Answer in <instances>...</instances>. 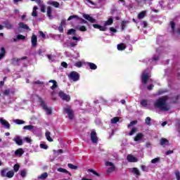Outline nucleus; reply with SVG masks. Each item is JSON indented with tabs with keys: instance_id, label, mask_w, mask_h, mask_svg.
Wrapping results in <instances>:
<instances>
[{
	"instance_id": "nucleus-1",
	"label": "nucleus",
	"mask_w": 180,
	"mask_h": 180,
	"mask_svg": "<svg viewBox=\"0 0 180 180\" xmlns=\"http://www.w3.org/2000/svg\"><path fill=\"white\" fill-rule=\"evenodd\" d=\"M167 101H168V96L160 97L154 103V107L156 108V109H160L162 112H168V110L171 109V106L167 103Z\"/></svg>"
},
{
	"instance_id": "nucleus-2",
	"label": "nucleus",
	"mask_w": 180,
	"mask_h": 180,
	"mask_svg": "<svg viewBox=\"0 0 180 180\" xmlns=\"http://www.w3.org/2000/svg\"><path fill=\"white\" fill-rule=\"evenodd\" d=\"M38 102L40 103V105L43 108L44 110H45L46 115H51V113H52L51 108L47 107L46 102H44V100H43V98H41V97L38 96Z\"/></svg>"
},
{
	"instance_id": "nucleus-3",
	"label": "nucleus",
	"mask_w": 180,
	"mask_h": 180,
	"mask_svg": "<svg viewBox=\"0 0 180 180\" xmlns=\"http://www.w3.org/2000/svg\"><path fill=\"white\" fill-rule=\"evenodd\" d=\"M105 167H110L107 169V174L109 175L110 174H112V172H114L115 169H116V166H115V164L113 162L107 161L105 162Z\"/></svg>"
},
{
	"instance_id": "nucleus-4",
	"label": "nucleus",
	"mask_w": 180,
	"mask_h": 180,
	"mask_svg": "<svg viewBox=\"0 0 180 180\" xmlns=\"http://www.w3.org/2000/svg\"><path fill=\"white\" fill-rule=\"evenodd\" d=\"M69 79H72L74 82H77V81L79 80V74L75 71H72L68 75Z\"/></svg>"
},
{
	"instance_id": "nucleus-5",
	"label": "nucleus",
	"mask_w": 180,
	"mask_h": 180,
	"mask_svg": "<svg viewBox=\"0 0 180 180\" xmlns=\"http://www.w3.org/2000/svg\"><path fill=\"white\" fill-rule=\"evenodd\" d=\"M63 112H65V113H67L70 120H72V119H74V110L71 109L70 105H68V108H65L63 109Z\"/></svg>"
},
{
	"instance_id": "nucleus-6",
	"label": "nucleus",
	"mask_w": 180,
	"mask_h": 180,
	"mask_svg": "<svg viewBox=\"0 0 180 180\" xmlns=\"http://www.w3.org/2000/svg\"><path fill=\"white\" fill-rule=\"evenodd\" d=\"M58 95L63 101H65L66 102H70V101H71V96L64 93L63 91H60Z\"/></svg>"
},
{
	"instance_id": "nucleus-7",
	"label": "nucleus",
	"mask_w": 180,
	"mask_h": 180,
	"mask_svg": "<svg viewBox=\"0 0 180 180\" xmlns=\"http://www.w3.org/2000/svg\"><path fill=\"white\" fill-rule=\"evenodd\" d=\"M90 137L92 143H94V144H96V143H98V136H96V131H95V130L91 131Z\"/></svg>"
},
{
	"instance_id": "nucleus-8",
	"label": "nucleus",
	"mask_w": 180,
	"mask_h": 180,
	"mask_svg": "<svg viewBox=\"0 0 180 180\" xmlns=\"http://www.w3.org/2000/svg\"><path fill=\"white\" fill-rule=\"evenodd\" d=\"M148 79H150V75L148 73H143L141 75L142 84L146 85L148 82Z\"/></svg>"
},
{
	"instance_id": "nucleus-9",
	"label": "nucleus",
	"mask_w": 180,
	"mask_h": 180,
	"mask_svg": "<svg viewBox=\"0 0 180 180\" xmlns=\"http://www.w3.org/2000/svg\"><path fill=\"white\" fill-rule=\"evenodd\" d=\"M83 18L86 19V20H88L89 22H90V23H95V22H96V20L91 17L89 14H84Z\"/></svg>"
},
{
	"instance_id": "nucleus-10",
	"label": "nucleus",
	"mask_w": 180,
	"mask_h": 180,
	"mask_svg": "<svg viewBox=\"0 0 180 180\" xmlns=\"http://www.w3.org/2000/svg\"><path fill=\"white\" fill-rule=\"evenodd\" d=\"M13 141H15V143L17 144V146H23V140L20 139V136H15Z\"/></svg>"
},
{
	"instance_id": "nucleus-11",
	"label": "nucleus",
	"mask_w": 180,
	"mask_h": 180,
	"mask_svg": "<svg viewBox=\"0 0 180 180\" xmlns=\"http://www.w3.org/2000/svg\"><path fill=\"white\" fill-rule=\"evenodd\" d=\"M0 123L2 124V126L5 127L6 129H11V124L4 118H0Z\"/></svg>"
},
{
	"instance_id": "nucleus-12",
	"label": "nucleus",
	"mask_w": 180,
	"mask_h": 180,
	"mask_svg": "<svg viewBox=\"0 0 180 180\" xmlns=\"http://www.w3.org/2000/svg\"><path fill=\"white\" fill-rule=\"evenodd\" d=\"M31 43L32 47H36L37 46V36H36V34H32L31 38Z\"/></svg>"
},
{
	"instance_id": "nucleus-13",
	"label": "nucleus",
	"mask_w": 180,
	"mask_h": 180,
	"mask_svg": "<svg viewBox=\"0 0 180 180\" xmlns=\"http://www.w3.org/2000/svg\"><path fill=\"white\" fill-rule=\"evenodd\" d=\"M170 26L172 30L173 33H177V34H180V28H177V30L175 31V22L174 21L170 22Z\"/></svg>"
},
{
	"instance_id": "nucleus-14",
	"label": "nucleus",
	"mask_w": 180,
	"mask_h": 180,
	"mask_svg": "<svg viewBox=\"0 0 180 180\" xmlns=\"http://www.w3.org/2000/svg\"><path fill=\"white\" fill-rule=\"evenodd\" d=\"M15 155H17L18 157H22L23 154H25V150H23V148H20L14 152Z\"/></svg>"
},
{
	"instance_id": "nucleus-15",
	"label": "nucleus",
	"mask_w": 180,
	"mask_h": 180,
	"mask_svg": "<svg viewBox=\"0 0 180 180\" xmlns=\"http://www.w3.org/2000/svg\"><path fill=\"white\" fill-rule=\"evenodd\" d=\"M127 158L129 162H137V161H139V159H137L136 157H134L133 155H128Z\"/></svg>"
},
{
	"instance_id": "nucleus-16",
	"label": "nucleus",
	"mask_w": 180,
	"mask_h": 180,
	"mask_svg": "<svg viewBox=\"0 0 180 180\" xmlns=\"http://www.w3.org/2000/svg\"><path fill=\"white\" fill-rule=\"evenodd\" d=\"M53 13V8L51 6L47 7V11H46V15L49 19H53V17L51 16V14Z\"/></svg>"
},
{
	"instance_id": "nucleus-17",
	"label": "nucleus",
	"mask_w": 180,
	"mask_h": 180,
	"mask_svg": "<svg viewBox=\"0 0 180 180\" xmlns=\"http://www.w3.org/2000/svg\"><path fill=\"white\" fill-rule=\"evenodd\" d=\"M130 172L132 174H135V175H137L138 176H140L141 174L140 173V170L137 167H133L132 169H130Z\"/></svg>"
},
{
	"instance_id": "nucleus-18",
	"label": "nucleus",
	"mask_w": 180,
	"mask_h": 180,
	"mask_svg": "<svg viewBox=\"0 0 180 180\" xmlns=\"http://www.w3.org/2000/svg\"><path fill=\"white\" fill-rule=\"evenodd\" d=\"M169 143V141H168V139L165 138H162L160 141V146H162V147H165V146H167V144H168Z\"/></svg>"
},
{
	"instance_id": "nucleus-19",
	"label": "nucleus",
	"mask_w": 180,
	"mask_h": 180,
	"mask_svg": "<svg viewBox=\"0 0 180 180\" xmlns=\"http://www.w3.org/2000/svg\"><path fill=\"white\" fill-rule=\"evenodd\" d=\"M143 137L144 134L143 133H139L136 135L134 140V141H140V140H141V139H143Z\"/></svg>"
},
{
	"instance_id": "nucleus-20",
	"label": "nucleus",
	"mask_w": 180,
	"mask_h": 180,
	"mask_svg": "<svg viewBox=\"0 0 180 180\" xmlns=\"http://www.w3.org/2000/svg\"><path fill=\"white\" fill-rule=\"evenodd\" d=\"M3 25H5V27H6V29L11 30L12 29V27H13V25H12L9 20H6L3 22Z\"/></svg>"
},
{
	"instance_id": "nucleus-21",
	"label": "nucleus",
	"mask_w": 180,
	"mask_h": 180,
	"mask_svg": "<svg viewBox=\"0 0 180 180\" xmlns=\"http://www.w3.org/2000/svg\"><path fill=\"white\" fill-rule=\"evenodd\" d=\"M8 171H9V168H8V167L1 169V176H2V178L6 177V175L8 174Z\"/></svg>"
},
{
	"instance_id": "nucleus-22",
	"label": "nucleus",
	"mask_w": 180,
	"mask_h": 180,
	"mask_svg": "<svg viewBox=\"0 0 180 180\" xmlns=\"http://www.w3.org/2000/svg\"><path fill=\"white\" fill-rule=\"evenodd\" d=\"M49 82L53 84L52 86H51V89H52L53 91H54L56 88H58V84H57V81L51 79L49 80Z\"/></svg>"
},
{
	"instance_id": "nucleus-23",
	"label": "nucleus",
	"mask_w": 180,
	"mask_h": 180,
	"mask_svg": "<svg viewBox=\"0 0 180 180\" xmlns=\"http://www.w3.org/2000/svg\"><path fill=\"white\" fill-rule=\"evenodd\" d=\"M58 172H62L63 174H68V175H70V176H71L72 174H71V172H68V170L64 169V168H62V167H59L58 169Z\"/></svg>"
},
{
	"instance_id": "nucleus-24",
	"label": "nucleus",
	"mask_w": 180,
	"mask_h": 180,
	"mask_svg": "<svg viewBox=\"0 0 180 180\" xmlns=\"http://www.w3.org/2000/svg\"><path fill=\"white\" fill-rule=\"evenodd\" d=\"M87 65L89 67L90 70H96L98 68V66L94 63L88 62Z\"/></svg>"
},
{
	"instance_id": "nucleus-25",
	"label": "nucleus",
	"mask_w": 180,
	"mask_h": 180,
	"mask_svg": "<svg viewBox=\"0 0 180 180\" xmlns=\"http://www.w3.org/2000/svg\"><path fill=\"white\" fill-rule=\"evenodd\" d=\"M48 4L54 6V8H60V3L58 1H49Z\"/></svg>"
},
{
	"instance_id": "nucleus-26",
	"label": "nucleus",
	"mask_w": 180,
	"mask_h": 180,
	"mask_svg": "<svg viewBox=\"0 0 180 180\" xmlns=\"http://www.w3.org/2000/svg\"><path fill=\"white\" fill-rule=\"evenodd\" d=\"M48 176H49V174H47V172H44L39 176H38V179L44 180V179H46Z\"/></svg>"
},
{
	"instance_id": "nucleus-27",
	"label": "nucleus",
	"mask_w": 180,
	"mask_h": 180,
	"mask_svg": "<svg viewBox=\"0 0 180 180\" xmlns=\"http://www.w3.org/2000/svg\"><path fill=\"white\" fill-rule=\"evenodd\" d=\"M67 34L68 35H75L77 34V30L75 29L71 28L68 30Z\"/></svg>"
},
{
	"instance_id": "nucleus-28",
	"label": "nucleus",
	"mask_w": 180,
	"mask_h": 180,
	"mask_svg": "<svg viewBox=\"0 0 180 180\" xmlns=\"http://www.w3.org/2000/svg\"><path fill=\"white\" fill-rule=\"evenodd\" d=\"M147 15V11H143L142 12L139 13L138 15V19H143V18Z\"/></svg>"
},
{
	"instance_id": "nucleus-29",
	"label": "nucleus",
	"mask_w": 180,
	"mask_h": 180,
	"mask_svg": "<svg viewBox=\"0 0 180 180\" xmlns=\"http://www.w3.org/2000/svg\"><path fill=\"white\" fill-rule=\"evenodd\" d=\"M15 176V172H13V170H10L8 172H7V174L6 176V178H13V176Z\"/></svg>"
},
{
	"instance_id": "nucleus-30",
	"label": "nucleus",
	"mask_w": 180,
	"mask_h": 180,
	"mask_svg": "<svg viewBox=\"0 0 180 180\" xmlns=\"http://www.w3.org/2000/svg\"><path fill=\"white\" fill-rule=\"evenodd\" d=\"M113 25V18H110L108 20L105 22L104 26H110Z\"/></svg>"
},
{
	"instance_id": "nucleus-31",
	"label": "nucleus",
	"mask_w": 180,
	"mask_h": 180,
	"mask_svg": "<svg viewBox=\"0 0 180 180\" xmlns=\"http://www.w3.org/2000/svg\"><path fill=\"white\" fill-rule=\"evenodd\" d=\"M5 54H6V50H5L4 47H1V53H0V60L1 58H4V57H5Z\"/></svg>"
},
{
	"instance_id": "nucleus-32",
	"label": "nucleus",
	"mask_w": 180,
	"mask_h": 180,
	"mask_svg": "<svg viewBox=\"0 0 180 180\" xmlns=\"http://www.w3.org/2000/svg\"><path fill=\"white\" fill-rule=\"evenodd\" d=\"M19 26L20 27H21V29H25V30H29V26L26 24H25L24 22H19Z\"/></svg>"
},
{
	"instance_id": "nucleus-33",
	"label": "nucleus",
	"mask_w": 180,
	"mask_h": 180,
	"mask_svg": "<svg viewBox=\"0 0 180 180\" xmlns=\"http://www.w3.org/2000/svg\"><path fill=\"white\" fill-rule=\"evenodd\" d=\"M39 9V8H37V6H34L33 10H32V16H34V18H37V10Z\"/></svg>"
},
{
	"instance_id": "nucleus-34",
	"label": "nucleus",
	"mask_w": 180,
	"mask_h": 180,
	"mask_svg": "<svg viewBox=\"0 0 180 180\" xmlns=\"http://www.w3.org/2000/svg\"><path fill=\"white\" fill-rule=\"evenodd\" d=\"M126 46H124V44H120L117 45V50L120 51H123V50H125Z\"/></svg>"
},
{
	"instance_id": "nucleus-35",
	"label": "nucleus",
	"mask_w": 180,
	"mask_h": 180,
	"mask_svg": "<svg viewBox=\"0 0 180 180\" xmlns=\"http://www.w3.org/2000/svg\"><path fill=\"white\" fill-rule=\"evenodd\" d=\"M51 134L49 131L45 133L46 140H48V141H50V142L53 141V139L51 138V136H50Z\"/></svg>"
},
{
	"instance_id": "nucleus-36",
	"label": "nucleus",
	"mask_w": 180,
	"mask_h": 180,
	"mask_svg": "<svg viewBox=\"0 0 180 180\" xmlns=\"http://www.w3.org/2000/svg\"><path fill=\"white\" fill-rule=\"evenodd\" d=\"M120 120V118H119V117H115L112 119H111L110 122L112 124H116V123H117V122H119Z\"/></svg>"
},
{
	"instance_id": "nucleus-37",
	"label": "nucleus",
	"mask_w": 180,
	"mask_h": 180,
	"mask_svg": "<svg viewBox=\"0 0 180 180\" xmlns=\"http://www.w3.org/2000/svg\"><path fill=\"white\" fill-rule=\"evenodd\" d=\"M77 30H79L80 32H86L88 30V28L85 27V25H82L79 27H77Z\"/></svg>"
},
{
	"instance_id": "nucleus-38",
	"label": "nucleus",
	"mask_w": 180,
	"mask_h": 180,
	"mask_svg": "<svg viewBox=\"0 0 180 180\" xmlns=\"http://www.w3.org/2000/svg\"><path fill=\"white\" fill-rule=\"evenodd\" d=\"M72 19H77V20H79V19H81V18H79V16L78 15H70L68 18V20L70 21V20H72Z\"/></svg>"
},
{
	"instance_id": "nucleus-39",
	"label": "nucleus",
	"mask_w": 180,
	"mask_h": 180,
	"mask_svg": "<svg viewBox=\"0 0 180 180\" xmlns=\"http://www.w3.org/2000/svg\"><path fill=\"white\" fill-rule=\"evenodd\" d=\"M68 168H70V169H78V166L74 165L71 163H68Z\"/></svg>"
},
{
	"instance_id": "nucleus-40",
	"label": "nucleus",
	"mask_w": 180,
	"mask_h": 180,
	"mask_svg": "<svg viewBox=\"0 0 180 180\" xmlns=\"http://www.w3.org/2000/svg\"><path fill=\"white\" fill-rule=\"evenodd\" d=\"M145 122L148 126H151V117H147L145 120Z\"/></svg>"
},
{
	"instance_id": "nucleus-41",
	"label": "nucleus",
	"mask_w": 180,
	"mask_h": 180,
	"mask_svg": "<svg viewBox=\"0 0 180 180\" xmlns=\"http://www.w3.org/2000/svg\"><path fill=\"white\" fill-rule=\"evenodd\" d=\"M20 169V165L19 164H15L13 167L14 172H18L19 169Z\"/></svg>"
},
{
	"instance_id": "nucleus-42",
	"label": "nucleus",
	"mask_w": 180,
	"mask_h": 180,
	"mask_svg": "<svg viewBox=\"0 0 180 180\" xmlns=\"http://www.w3.org/2000/svg\"><path fill=\"white\" fill-rule=\"evenodd\" d=\"M137 124V120H134V121H131L128 125H127V127L128 129H130V127H131V126H134Z\"/></svg>"
},
{
	"instance_id": "nucleus-43",
	"label": "nucleus",
	"mask_w": 180,
	"mask_h": 180,
	"mask_svg": "<svg viewBox=\"0 0 180 180\" xmlns=\"http://www.w3.org/2000/svg\"><path fill=\"white\" fill-rule=\"evenodd\" d=\"M126 25H127V21L126 20L122 21L121 22L122 30H124V29L126 28Z\"/></svg>"
},
{
	"instance_id": "nucleus-44",
	"label": "nucleus",
	"mask_w": 180,
	"mask_h": 180,
	"mask_svg": "<svg viewBox=\"0 0 180 180\" xmlns=\"http://www.w3.org/2000/svg\"><path fill=\"white\" fill-rule=\"evenodd\" d=\"M136 131H137V128L136 127L132 128V129L129 133V136H133V134H134V133H136Z\"/></svg>"
},
{
	"instance_id": "nucleus-45",
	"label": "nucleus",
	"mask_w": 180,
	"mask_h": 180,
	"mask_svg": "<svg viewBox=\"0 0 180 180\" xmlns=\"http://www.w3.org/2000/svg\"><path fill=\"white\" fill-rule=\"evenodd\" d=\"M89 172H92L94 175H96V176H101V174L98 173L96 171L94 170L93 169H89Z\"/></svg>"
},
{
	"instance_id": "nucleus-46",
	"label": "nucleus",
	"mask_w": 180,
	"mask_h": 180,
	"mask_svg": "<svg viewBox=\"0 0 180 180\" xmlns=\"http://www.w3.org/2000/svg\"><path fill=\"white\" fill-rule=\"evenodd\" d=\"M15 123H16V124H25V121L17 119L15 120Z\"/></svg>"
},
{
	"instance_id": "nucleus-47",
	"label": "nucleus",
	"mask_w": 180,
	"mask_h": 180,
	"mask_svg": "<svg viewBox=\"0 0 180 180\" xmlns=\"http://www.w3.org/2000/svg\"><path fill=\"white\" fill-rule=\"evenodd\" d=\"M75 67H77V68H81L82 67V62L78 61L75 63Z\"/></svg>"
},
{
	"instance_id": "nucleus-48",
	"label": "nucleus",
	"mask_w": 180,
	"mask_h": 180,
	"mask_svg": "<svg viewBox=\"0 0 180 180\" xmlns=\"http://www.w3.org/2000/svg\"><path fill=\"white\" fill-rule=\"evenodd\" d=\"M40 8L41 12H42V13H46V6L44 4H41Z\"/></svg>"
},
{
	"instance_id": "nucleus-49",
	"label": "nucleus",
	"mask_w": 180,
	"mask_h": 180,
	"mask_svg": "<svg viewBox=\"0 0 180 180\" xmlns=\"http://www.w3.org/2000/svg\"><path fill=\"white\" fill-rule=\"evenodd\" d=\"M160 158H154L151 160L152 164H157V162H160Z\"/></svg>"
},
{
	"instance_id": "nucleus-50",
	"label": "nucleus",
	"mask_w": 180,
	"mask_h": 180,
	"mask_svg": "<svg viewBox=\"0 0 180 180\" xmlns=\"http://www.w3.org/2000/svg\"><path fill=\"white\" fill-rule=\"evenodd\" d=\"M33 125H26L23 127L24 130H32L33 129Z\"/></svg>"
},
{
	"instance_id": "nucleus-51",
	"label": "nucleus",
	"mask_w": 180,
	"mask_h": 180,
	"mask_svg": "<svg viewBox=\"0 0 180 180\" xmlns=\"http://www.w3.org/2000/svg\"><path fill=\"white\" fill-rule=\"evenodd\" d=\"M12 61L13 63H16V65H19V61H20V58H13Z\"/></svg>"
},
{
	"instance_id": "nucleus-52",
	"label": "nucleus",
	"mask_w": 180,
	"mask_h": 180,
	"mask_svg": "<svg viewBox=\"0 0 180 180\" xmlns=\"http://www.w3.org/2000/svg\"><path fill=\"white\" fill-rule=\"evenodd\" d=\"M25 39H26V37H25L22 34L17 35V39L18 40H25Z\"/></svg>"
},
{
	"instance_id": "nucleus-53",
	"label": "nucleus",
	"mask_w": 180,
	"mask_h": 180,
	"mask_svg": "<svg viewBox=\"0 0 180 180\" xmlns=\"http://www.w3.org/2000/svg\"><path fill=\"white\" fill-rule=\"evenodd\" d=\"M108 28H106V26H101L100 25V28H98V30H100L101 32H106Z\"/></svg>"
},
{
	"instance_id": "nucleus-54",
	"label": "nucleus",
	"mask_w": 180,
	"mask_h": 180,
	"mask_svg": "<svg viewBox=\"0 0 180 180\" xmlns=\"http://www.w3.org/2000/svg\"><path fill=\"white\" fill-rule=\"evenodd\" d=\"M39 146L41 148H43L44 150H47V148H49V146L44 143H41Z\"/></svg>"
},
{
	"instance_id": "nucleus-55",
	"label": "nucleus",
	"mask_w": 180,
	"mask_h": 180,
	"mask_svg": "<svg viewBox=\"0 0 180 180\" xmlns=\"http://www.w3.org/2000/svg\"><path fill=\"white\" fill-rule=\"evenodd\" d=\"M176 126L178 127L177 131L180 133V120H178L177 122L176 123Z\"/></svg>"
},
{
	"instance_id": "nucleus-56",
	"label": "nucleus",
	"mask_w": 180,
	"mask_h": 180,
	"mask_svg": "<svg viewBox=\"0 0 180 180\" xmlns=\"http://www.w3.org/2000/svg\"><path fill=\"white\" fill-rule=\"evenodd\" d=\"M175 175H176V180H180V172H179V171H176L175 172Z\"/></svg>"
},
{
	"instance_id": "nucleus-57",
	"label": "nucleus",
	"mask_w": 180,
	"mask_h": 180,
	"mask_svg": "<svg viewBox=\"0 0 180 180\" xmlns=\"http://www.w3.org/2000/svg\"><path fill=\"white\" fill-rule=\"evenodd\" d=\"M141 105L142 106H147V100H142V101H141Z\"/></svg>"
},
{
	"instance_id": "nucleus-58",
	"label": "nucleus",
	"mask_w": 180,
	"mask_h": 180,
	"mask_svg": "<svg viewBox=\"0 0 180 180\" xmlns=\"http://www.w3.org/2000/svg\"><path fill=\"white\" fill-rule=\"evenodd\" d=\"M135 1L139 4H146V2H147V0H135Z\"/></svg>"
},
{
	"instance_id": "nucleus-59",
	"label": "nucleus",
	"mask_w": 180,
	"mask_h": 180,
	"mask_svg": "<svg viewBox=\"0 0 180 180\" xmlns=\"http://www.w3.org/2000/svg\"><path fill=\"white\" fill-rule=\"evenodd\" d=\"M61 66L63 67V68H68V64L65 62H62L61 63Z\"/></svg>"
},
{
	"instance_id": "nucleus-60",
	"label": "nucleus",
	"mask_w": 180,
	"mask_h": 180,
	"mask_svg": "<svg viewBox=\"0 0 180 180\" xmlns=\"http://www.w3.org/2000/svg\"><path fill=\"white\" fill-rule=\"evenodd\" d=\"M80 39H81V37H77L74 36L72 37V40H75L76 41H79Z\"/></svg>"
},
{
	"instance_id": "nucleus-61",
	"label": "nucleus",
	"mask_w": 180,
	"mask_h": 180,
	"mask_svg": "<svg viewBox=\"0 0 180 180\" xmlns=\"http://www.w3.org/2000/svg\"><path fill=\"white\" fill-rule=\"evenodd\" d=\"M58 30L60 33H64V28L63 27V25H59Z\"/></svg>"
},
{
	"instance_id": "nucleus-62",
	"label": "nucleus",
	"mask_w": 180,
	"mask_h": 180,
	"mask_svg": "<svg viewBox=\"0 0 180 180\" xmlns=\"http://www.w3.org/2000/svg\"><path fill=\"white\" fill-rule=\"evenodd\" d=\"M77 42H74V41H72L70 43V47H75L76 46H77Z\"/></svg>"
},
{
	"instance_id": "nucleus-63",
	"label": "nucleus",
	"mask_w": 180,
	"mask_h": 180,
	"mask_svg": "<svg viewBox=\"0 0 180 180\" xmlns=\"http://www.w3.org/2000/svg\"><path fill=\"white\" fill-rule=\"evenodd\" d=\"M20 175L25 178V176H26V171L25 170H22L21 172H20Z\"/></svg>"
},
{
	"instance_id": "nucleus-64",
	"label": "nucleus",
	"mask_w": 180,
	"mask_h": 180,
	"mask_svg": "<svg viewBox=\"0 0 180 180\" xmlns=\"http://www.w3.org/2000/svg\"><path fill=\"white\" fill-rule=\"evenodd\" d=\"M153 88H154V84H150V85L147 86V89H148V91H152V89Z\"/></svg>"
}]
</instances>
